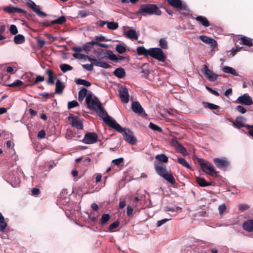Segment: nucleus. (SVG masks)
Segmentation results:
<instances>
[{
    "label": "nucleus",
    "instance_id": "774afa93",
    "mask_svg": "<svg viewBox=\"0 0 253 253\" xmlns=\"http://www.w3.org/2000/svg\"><path fill=\"white\" fill-rule=\"evenodd\" d=\"M45 41L43 40H37V43L40 47H43L45 44Z\"/></svg>",
    "mask_w": 253,
    "mask_h": 253
},
{
    "label": "nucleus",
    "instance_id": "b1692460",
    "mask_svg": "<svg viewBox=\"0 0 253 253\" xmlns=\"http://www.w3.org/2000/svg\"><path fill=\"white\" fill-rule=\"evenodd\" d=\"M233 124L238 128L244 127V118L242 117L237 118L235 121H233Z\"/></svg>",
    "mask_w": 253,
    "mask_h": 253
},
{
    "label": "nucleus",
    "instance_id": "de8ad7c7",
    "mask_svg": "<svg viewBox=\"0 0 253 253\" xmlns=\"http://www.w3.org/2000/svg\"><path fill=\"white\" fill-rule=\"evenodd\" d=\"M149 127L152 129H153L154 130L157 131L158 132H161L162 130V128L160 127H159L157 125L153 124V123H150L149 124Z\"/></svg>",
    "mask_w": 253,
    "mask_h": 253
},
{
    "label": "nucleus",
    "instance_id": "a878e982",
    "mask_svg": "<svg viewBox=\"0 0 253 253\" xmlns=\"http://www.w3.org/2000/svg\"><path fill=\"white\" fill-rule=\"evenodd\" d=\"M7 226V224L5 221L4 216L0 212V231L3 232Z\"/></svg>",
    "mask_w": 253,
    "mask_h": 253
},
{
    "label": "nucleus",
    "instance_id": "dca6fc26",
    "mask_svg": "<svg viewBox=\"0 0 253 253\" xmlns=\"http://www.w3.org/2000/svg\"><path fill=\"white\" fill-rule=\"evenodd\" d=\"M213 161L217 167L220 169H224L228 165V162L224 158H214Z\"/></svg>",
    "mask_w": 253,
    "mask_h": 253
},
{
    "label": "nucleus",
    "instance_id": "0eeeda50",
    "mask_svg": "<svg viewBox=\"0 0 253 253\" xmlns=\"http://www.w3.org/2000/svg\"><path fill=\"white\" fill-rule=\"evenodd\" d=\"M120 130H117V131L122 133L125 140L130 144L133 145L136 142V139L134 136L133 132L128 129L123 128L121 126Z\"/></svg>",
    "mask_w": 253,
    "mask_h": 253
},
{
    "label": "nucleus",
    "instance_id": "c756f323",
    "mask_svg": "<svg viewBox=\"0 0 253 253\" xmlns=\"http://www.w3.org/2000/svg\"><path fill=\"white\" fill-rule=\"evenodd\" d=\"M222 71L226 73L231 74L234 76H238V74L236 70L232 67L229 66H225L222 68Z\"/></svg>",
    "mask_w": 253,
    "mask_h": 253
},
{
    "label": "nucleus",
    "instance_id": "4be33fe9",
    "mask_svg": "<svg viewBox=\"0 0 253 253\" xmlns=\"http://www.w3.org/2000/svg\"><path fill=\"white\" fill-rule=\"evenodd\" d=\"M65 88V85L59 80H58L56 83V86L55 89V93L61 94L63 89Z\"/></svg>",
    "mask_w": 253,
    "mask_h": 253
},
{
    "label": "nucleus",
    "instance_id": "393cba45",
    "mask_svg": "<svg viewBox=\"0 0 253 253\" xmlns=\"http://www.w3.org/2000/svg\"><path fill=\"white\" fill-rule=\"evenodd\" d=\"M241 40L242 42V43L244 45H247L249 46H252L253 45V40L248 37L243 36L241 38Z\"/></svg>",
    "mask_w": 253,
    "mask_h": 253
},
{
    "label": "nucleus",
    "instance_id": "69168bd1",
    "mask_svg": "<svg viewBox=\"0 0 253 253\" xmlns=\"http://www.w3.org/2000/svg\"><path fill=\"white\" fill-rule=\"evenodd\" d=\"M44 81V77L41 76H38L35 81V83L37 84L39 82H42Z\"/></svg>",
    "mask_w": 253,
    "mask_h": 253
},
{
    "label": "nucleus",
    "instance_id": "aec40b11",
    "mask_svg": "<svg viewBox=\"0 0 253 253\" xmlns=\"http://www.w3.org/2000/svg\"><path fill=\"white\" fill-rule=\"evenodd\" d=\"M168 1L171 6L179 9H184L180 0H168Z\"/></svg>",
    "mask_w": 253,
    "mask_h": 253
},
{
    "label": "nucleus",
    "instance_id": "f3484780",
    "mask_svg": "<svg viewBox=\"0 0 253 253\" xmlns=\"http://www.w3.org/2000/svg\"><path fill=\"white\" fill-rule=\"evenodd\" d=\"M243 228L249 232H253V220L249 219L246 221L243 225Z\"/></svg>",
    "mask_w": 253,
    "mask_h": 253
},
{
    "label": "nucleus",
    "instance_id": "9d476101",
    "mask_svg": "<svg viewBox=\"0 0 253 253\" xmlns=\"http://www.w3.org/2000/svg\"><path fill=\"white\" fill-rule=\"evenodd\" d=\"M97 140V135L95 132H88L85 134L83 142L85 144H90L95 143Z\"/></svg>",
    "mask_w": 253,
    "mask_h": 253
},
{
    "label": "nucleus",
    "instance_id": "338daca9",
    "mask_svg": "<svg viewBox=\"0 0 253 253\" xmlns=\"http://www.w3.org/2000/svg\"><path fill=\"white\" fill-rule=\"evenodd\" d=\"M40 193V191L38 188H34L32 190V195L34 196L38 195Z\"/></svg>",
    "mask_w": 253,
    "mask_h": 253
},
{
    "label": "nucleus",
    "instance_id": "2f4dec72",
    "mask_svg": "<svg viewBox=\"0 0 253 253\" xmlns=\"http://www.w3.org/2000/svg\"><path fill=\"white\" fill-rule=\"evenodd\" d=\"M75 82L76 84H80V85H83L85 86H89L91 85V83L85 80L81 79H76L75 80Z\"/></svg>",
    "mask_w": 253,
    "mask_h": 253
},
{
    "label": "nucleus",
    "instance_id": "3c124183",
    "mask_svg": "<svg viewBox=\"0 0 253 253\" xmlns=\"http://www.w3.org/2000/svg\"><path fill=\"white\" fill-rule=\"evenodd\" d=\"M85 55L82 54V53H74L73 54V56L76 58L79 59H84L85 60Z\"/></svg>",
    "mask_w": 253,
    "mask_h": 253
},
{
    "label": "nucleus",
    "instance_id": "5701e85b",
    "mask_svg": "<svg viewBox=\"0 0 253 253\" xmlns=\"http://www.w3.org/2000/svg\"><path fill=\"white\" fill-rule=\"evenodd\" d=\"M125 35L128 39L135 40H137L138 39V36L136 32L133 29H131L126 31L125 33Z\"/></svg>",
    "mask_w": 253,
    "mask_h": 253
},
{
    "label": "nucleus",
    "instance_id": "2eb2a0df",
    "mask_svg": "<svg viewBox=\"0 0 253 253\" xmlns=\"http://www.w3.org/2000/svg\"><path fill=\"white\" fill-rule=\"evenodd\" d=\"M203 42L211 45L212 49H214L217 45V42L213 39L208 37L206 36L201 35L199 37Z\"/></svg>",
    "mask_w": 253,
    "mask_h": 253
},
{
    "label": "nucleus",
    "instance_id": "bb28decb",
    "mask_svg": "<svg viewBox=\"0 0 253 253\" xmlns=\"http://www.w3.org/2000/svg\"><path fill=\"white\" fill-rule=\"evenodd\" d=\"M114 75L119 78H122L125 75V71L124 69L119 68L114 71Z\"/></svg>",
    "mask_w": 253,
    "mask_h": 253
},
{
    "label": "nucleus",
    "instance_id": "37998d69",
    "mask_svg": "<svg viewBox=\"0 0 253 253\" xmlns=\"http://www.w3.org/2000/svg\"><path fill=\"white\" fill-rule=\"evenodd\" d=\"M116 50L120 54L125 53L126 51V48L121 44H117L116 47Z\"/></svg>",
    "mask_w": 253,
    "mask_h": 253
},
{
    "label": "nucleus",
    "instance_id": "423d86ee",
    "mask_svg": "<svg viewBox=\"0 0 253 253\" xmlns=\"http://www.w3.org/2000/svg\"><path fill=\"white\" fill-rule=\"evenodd\" d=\"M150 56L161 62H165L167 57L162 49L160 48H151Z\"/></svg>",
    "mask_w": 253,
    "mask_h": 253
},
{
    "label": "nucleus",
    "instance_id": "6e6552de",
    "mask_svg": "<svg viewBox=\"0 0 253 253\" xmlns=\"http://www.w3.org/2000/svg\"><path fill=\"white\" fill-rule=\"evenodd\" d=\"M68 119L71 122V124L73 127L78 129H83V124L77 116H76L74 115L71 114H70Z\"/></svg>",
    "mask_w": 253,
    "mask_h": 253
},
{
    "label": "nucleus",
    "instance_id": "1a4fd4ad",
    "mask_svg": "<svg viewBox=\"0 0 253 253\" xmlns=\"http://www.w3.org/2000/svg\"><path fill=\"white\" fill-rule=\"evenodd\" d=\"M202 72L206 78L211 82L215 81L218 77V75L214 73L212 71L210 70L206 65L204 66Z\"/></svg>",
    "mask_w": 253,
    "mask_h": 253
},
{
    "label": "nucleus",
    "instance_id": "e2e57ef3",
    "mask_svg": "<svg viewBox=\"0 0 253 253\" xmlns=\"http://www.w3.org/2000/svg\"><path fill=\"white\" fill-rule=\"evenodd\" d=\"M99 67L103 68L104 69H107V68H109L111 67V66L106 62L101 61Z\"/></svg>",
    "mask_w": 253,
    "mask_h": 253
},
{
    "label": "nucleus",
    "instance_id": "f03ea898",
    "mask_svg": "<svg viewBox=\"0 0 253 253\" xmlns=\"http://www.w3.org/2000/svg\"><path fill=\"white\" fill-rule=\"evenodd\" d=\"M162 14L161 11L158 6L153 4H145L141 5L140 9L136 12L137 16H144L156 15H160Z\"/></svg>",
    "mask_w": 253,
    "mask_h": 253
},
{
    "label": "nucleus",
    "instance_id": "a18cd8bd",
    "mask_svg": "<svg viewBox=\"0 0 253 253\" xmlns=\"http://www.w3.org/2000/svg\"><path fill=\"white\" fill-rule=\"evenodd\" d=\"M110 219V216L108 214H103L101 217V223L104 224L107 222Z\"/></svg>",
    "mask_w": 253,
    "mask_h": 253
},
{
    "label": "nucleus",
    "instance_id": "ea45409f",
    "mask_svg": "<svg viewBox=\"0 0 253 253\" xmlns=\"http://www.w3.org/2000/svg\"><path fill=\"white\" fill-rule=\"evenodd\" d=\"M177 162L178 163L181 164V165L184 166L185 167L187 168H190V167L189 165V164L187 163V162L186 161L185 159L181 158H178L177 159Z\"/></svg>",
    "mask_w": 253,
    "mask_h": 253
},
{
    "label": "nucleus",
    "instance_id": "9b49d317",
    "mask_svg": "<svg viewBox=\"0 0 253 253\" xmlns=\"http://www.w3.org/2000/svg\"><path fill=\"white\" fill-rule=\"evenodd\" d=\"M27 5L30 7L37 15L41 17H45L47 16V14L41 11L38 5H37L36 3L31 0H28L26 1Z\"/></svg>",
    "mask_w": 253,
    "mask_h": 253
},
{
    "label": "nucleus",
    "instance_id": "5fc2aeb1",
    "mask_svg": "<svg viewBox=\"0 0 253 253\" xmlns=\"http://www.w3.org/2000/svg\"><path fill=\"white\" fill-rule=\"evenodd\" d=\"M83 67L86 69L87 71H91L93 69V64H84L82 65Z\"/></svg>",
    "mask_w": 253,
    "mask_h": 253
},
{
    "label": "nucleus",
    "instance_id": "7c9ffc66",
    "mask_svg": "<svg viewBox=\"0 0 253 253\" xmlns=\"http://www.w3.org/2000/svg\"><path fill=\"white\" fill-rule=\"evenodd\" d=\"M46 74L48 75L47 83L49 84H53L54 83V78L52 75V72L50 69H47L46 71Z\"/></svg>",
    "mask_w": 253,
    "mask_h": 253
},
{
    "label": "nucleus",
    "instance_id": "603ef678",
    "mask_svg": "<svg viewBox=\"0 0 253 253\" xmlns=\"http://www.w3.org/2000/svg\"><path fill=\"white\" fill-rule=\"evenodd\" d=\"M235 109L241 114H244L247 112L246 108L241 105L237 106Z\"/></svg>",
    "mask_w": 253,
    "mask_h": 253
},
{
    "label": "nucleus",
    "instance_id": "09e8293b",
    "mask_svg": "<svg viewBox=\"0 0 253 253\" xmlns=\"http://www.w3.org/2000/svg\"><path fill=\"white\" fill-rule=\"evenodd\" d=\"M10 32L13 35H15L18 33V30L15 25H11L10 27Z\"/></svg>",
    "mask_w": 253,
    "mask_h": 253
},
{
    "label": "nucleus",
    "instance_id": "c03bdc74",
    "mask_svg": "<svg viewBox=\"0 0 253 253\" xmlns=\"http://www.w3.org/2000/svg\"><path fill=\"white\" fill-rule=\"evenodd\" d=\"M23 84V82L19 80H15L13 83L9 84V87H18Z\"/></svg>",
    "mask_w": 253,
    "mask_h": 253
},
{
    "label": "nucleus",
    "instance_id": "e433bc0d",
    "mask_svg": "<svg viewBox=\"0 0 253 253\" xmlns=\"http://www.w3.org/2000/svg\"><path fill=\"white\" fill-rule=\"evenodd\" d=\"M159 45L164 49L168 48V42L166 39L162 38L159 40Z\"/></svg>",
    "mask_w": 253,
    "mask_h": 253
},
{
    "label": "nucleus",
    "instance_id": "a19ab883",
    "mask_svg": "<svg viewBox=\"0 0 253 253\" xmlns=\"http://www.w3.org/2000/svg\"><path fill=\"white\" fill-rule=\"evenodd\" d=\"M109 58L114 61L118 62L117 55L114 54L111 50H109L107 52Z\"/></svg>",
    "mask_w": 253,
    "mask_h": 253
},
{
    "label": "nucleus",
    "instance_id": "bf43d9fd",
    "mask_svg": "<svg viewBox=\"0 0 253 253\" xmlns=\"http://www.w3.org/2000/svg\"><path fill=\"white\" fill-rule=\"evenodd\" d=\"M119 225V223L118 222H114L109 226V229L110 231H112L113 229L118 227Z\"/></svg>",
    "mask_w": 253,
    "mask_h": 253
},
{
    "label": "nucleus",
    "instance_id": "c9c22d12",
    "mask_svg": "<svg viewBox=\"0 0 253 253\" xmlns=\"http://www.w3.org/2000/svg\"><path fill=\"white\" fill-rule=\"evenodd\" d=\"M156 159L163 163H167L168 158L165 154L157 155L155 157Z\"/></svg>",
    "mask_w": 253,
    "mask_h": 253
},
{
    "label": "nucleus",
    "instance_id": "052dcab7",
    "mask_svg": "<svg viewBox=\"0 0 253 253\" xmlns=\"http://www.w3.org/2000/svg\"><path fill=\"white\" fill-rule=\"evenodd\" d=\"M45 136V132L44 130L40 131L38 134L37 137L40 139L43 138Z\"/></svg>",
    "mask_w": 253,
    "mask_h": 253
},
{
    "label": "nucleus",
    "instance_id": "cd10ccee",
    "mask_svg": "<svg viewBox=\"0 0 253 253\" xmlns=\"http://www.w3.org/2000/svg\"><path fill=\"white\" fill-rule=\"evenodd\" d=\"M25 39L23 35L19 34L14 37V42L16 44H22L25 42Z\"/></svg>",
    "mask_w": 253,
    "mask_h": 253
},
{
    "label": "nucleus",
    "instance_id": "49530a36",
    "mask_svg": "<svg viewBox=\"0 0 253 253\" xmlns=\"http://www.w3.org/2000/svg\"><path fill=\"white\" fill-rule=\"evenodd\" d=\"M204 103L205 104V106L206 107H208V108H209L211 110L217 109L219 108L218 106L212 103H208V102H204Z\"/></svg>",
    "mask_w": 253,
    "mask_h": 253
},
{
    "label": "nucleus",
    "instance_id": "680f3d73",
    "mask_svg": "<svg viewBox=\"0 0 253 253\" xmlns=\"http://www.w3.org/2000/svg\"><path fill=\"white\" fill-rule=\"evenodd\" d=\"M83 49L85 51H89L92 49V46L87 42L83 45Z\"/></svg>",
    "mask_w": 253,
    "mask_h": 253
},
{
    "label": "nucleus",
    "instance_id": "4c0bfd02",
    "mask_svg": "<svg viewBox=\"0 0 253 253\" xmlns=\"http://www.w3.org/2000/svg\"><path fill=\"white\" fill-rule=\"evenodd\" d=\"M69 202V199L68 197H62L61 196L59 197L57 200V203L59 204L65 205L67 204Z\"/></svg>",
    "mask_w": 253,
    "mask_h": 253
},
{
    "label": "nucleus",
    "instance_id": "f8f14e48",
    "mask_svg": "<svg viewBox=\"0 0 253 253\" xmlns=\"http://www.w3.org/2000/svg\"><path fill=\"white\" fill-rule=\"evenodd\" d=\"M172 146L174 147L176 151L183 155L187 154L186 149L175 138H172L170 141Z\"/></svg>",
    "mask_w": 253,
    "mask_h": 253
},
{
    "label": "nucleus",
    "instance_id": "ddd939ff",
    "mask_svg": "<svg viewBox=\"0 0 253 253\" xmlns=\"http://www.w3.org/2000/svg\"><path fill=\"white\" fill-rule=\"evenodd\" d=\"M119 93L121 101L124 103H127L129 101V94L127 88L121 87L119 90Z\"/></svg>",
    "mask_w": 253,
    "mask_h": 253
},
{
    "label": "nucleus",
    "instance_id": "0e129e2a",
    "mask_svg": "<svg viewBox=\"0 0 253 253\" xmlns=\"http://www.w3.org/2000/svg\"><path fill=\"white\" fill-rule=\"evenodd\" d=\"M206 88H207V89L209 91H210L212 94H213L215 95V96H219V93H218L217 91H216V90H213V89H212L211 88V87H208V86H206Z\"/></svg>",
    "mask_w": 253,
    "mask_h": 253
},
{
    "label": "nucleus",
    "instance_id": "473e14b6",
    "mask_svg": "<svg viewBox=\"0 0 253 253\" xmlns=\"http://www.w3.org/2000/svg\"><path fill=\"white\" fill-rule=\"evenodd\" d=\"M66 21V18L64 16H61L59 18L55 19L54 20H52L51 21L50 24L47 25L46 26H49L50 24H62Z\"/></svg>",
    "mask_w": 253,
    "mask_h": 253
},
{
    "label": "nucleus",
    "instance_id": "58836bf2",
    "mask_svg": "<svg viewBox=\"0 0 253 253\" xmlns=\"http://www.w3.org/2000/svg\"><path fill=\"white\" fill-rule=\"evenodd\" d=\"M60 69L63 72L65 73L67 71L72 70L73 69V67L70 65L64 64L60 66Z\"/></svg>",
    "mask_w": 253,
    "mask_h": 253
},
{
    "label": "nucleus",
    "instance_id": "20e7f679",
    "mask_svg": "<svg viewBox=\"0 0 253 253\" xmlns=\"http://www.w3.org/2000/svg\"><path fill=\"white\" fill-rule=\"evenodd\" d=\"M85 102L88 108L94 111L98 108V107L101 105L99 99L94 96L92 93H88L85 98Z\"/></svg>",
    "mask_w": 253,
    "mask_h": 253
},
{
    "label": "nucleus",
    "instance_id": "6e6d98bb",
    "mask_svg": "<svg viewBox=\"0 0 253 253\" xmlns=\"http://www.w3.org/2000/svg\"><path fill=\"white\" fill-rule=\"evenodd\" d=\"M219 213L222 214L226 210V206L225 204L219 205L218 208Z\"/></svg>",
    "mask_w": 253,
    "mask_h": 253
},
{
    "label": "nucleus",
    "instance_id": "7ed1b4c3",
    "mask_svg": "<svg viewBox=\"0 0 253 253\" xmlns=\"http://www.w3.org/2000/svg\"><path fill=\"white\" fill-rule=\"evenodd\" d=\"M155 168L157 173L163 177L165 180L171 184H174L175 182L172 173L168 172L165 165L162 163H157L155 164Z\"/></svg>",
    "mask_w": 253,
    "mask_h": 253
},
{
    "label": "nucleus",
    "instance_id": "72a5a7b5",
    "mask_svg": "<svg viewBox=\"0 0 253 253\" xmlns=\"http://www.w3.org/2000/svg\"><path fill=\"white\" fill-rule=\"evenodd\" d=\"M107 27L110 30H114L118 28L119 24L117 22L107 21Z\"/></svg>",
    "mask_w": 253,
    "mask_h": 253
},
{
    "label": "nucleus",
    "instance_id": "c85d7f7f",
    "mask_svg": "<svg viewBox=\"0 0 253 253\" xmlns=\"http://www.w3.org/2000/svg\"><path fill=\"white\" fill-rule=\"evenodd\" d=\"M87 89L85 88H83L79 92L78 100L80 102H82L84 98L87 96Z\"/></svg>",
    "mask_w": 253,
    "mask_h": 253
},
{
    "label": "nucleus",
    "instance_id": "412c9836",
    "mask_svg": "<svg viewBox=\"0 0 253 253\" xmlns=\"http://www.w3.org/2000/svg\"><path fill=\"white\" fill-rule=\"evenodd\" d=\"M196 20L205 27L210 26V22L208 20L203 16H198L195 18Z\"/></svg>",
    "mask_w": 253,
    "mask_h": 253
},
{
    "label": "nucleus",
    "instance_id": "f257e3e1",
    "mask_svg": "<svg viewBox=\"0 0 253 253\" xmlns=\"http://www.w3.org/2000/svg\"><path fill=\"white\" fill-rule=\"evenodd\" d=\"M99 117L103 118L105 123L112 128L116 130H120L121 126L114 119L109 116L107 112L102 107L101 104L98 107V108L94 110Z\"/></svg>",
    "mask_w": 253,
    "mask_h": 253
},
{
    "label": "nucleus",
    "instance_id": "4468645a",
    "mask_svg": "<svg viewBox=\"0 0 253 253\" xmlns=\"http://www.w3.org/2000/svg\"><path fill=\"white\" fill-rule=\"evenodd\" d=\"M236 102L237 103L244 104L246 105H250L253 103L251 97L247 93L239 96Z\"/></svg>",
    "mask_w": 253,
    "mask_h": 253
},
{
    "label": "nucleus",
    "instance_id": "13d9d810",
    "mask_svg": "<svg viewBox=\"0 0 253 253\" xmlns=\"http://www.w3.org/2000/svg\"><path fill=\"white\" fill-rule=\"evenodd\" d=\"M124 161L123 158H120L119 159H115L112 161V163L116 166H119Z\"/></svg>",
    "mask_w": 253,
    "mask_h": 253
},
{
    "label": "nucleus",
    "instance_id": "4d7b16f0",
    "mask_svg": "<svg viewBox=\"0 0 253 253\" xmlns=\"http://www.w3.org/2000/svg\"><path fill=\"white\" fill-rule=\"evenodd\" d=\"M170 219V218H165L161 220L158 221L157 222V225L158 227L161 226V225L166 223Z\"/></svg>",
    "mask_w": 253,
    "mask_h": 253
},
{
    "label": "nucleus",
    "instance_id": "39448f33",
    "mask_svg": "<svg viewBox=\"0 0 253 253\" xmlns=\"http://www.w3.org/2000/svg\"><path fill=\"white\" fill-rule=\"evenodd\" d=\"M200 162L201 166V169L204 172L212 176H217V172L215 170L213 166L211 164L203 160H201Z\"/></svg>",
    "mask_w": 253,
    "mask_h": 253
},
{
    "label": "nucleus",
    "instance_id": "79ce46f5",
    "mask_svg": "<svg viewBox=\"0 0 253 253\" xmlns=\"http://www.w3.org/2000/svg\"><path fill=\"white\" fill-rule=\"evenodd\" d=\"M3 10L9 14H12L15 13V7L13 6H8L6 7H4L3 8Z\"/></svg>",
    "mask_w": 253,
    "mask_h": 253
},
{
    "label": "nucleus",
    "instance_id": "6ab92c4d",
    "mask_svg": "<svg viewBox=\"0 0 253 253\" xmlns=\"http://www.w3.org/2000/svg\"><path fill=\"white\" fill-rule=\"evenodd\" d=\"M131 108L132 111L135 113L140 114L143 111L142 106L138 102H133L131 105Z\"/></svg>",
    "mask_w": 253,
    "mask_h": 253
},
{
    "label": "nucleus",
    "instance_id": "864d4df0",
    "mask_svg": "<svg viewBox=\"0 0 253 253\" xmlns=\"http://www.w3.org/2000/svg\"><path fill=\"white\" fill-rule=\"evenodd\" d=\"M94 39L97 42H107L108 40L105 38L103 36H96L94 37Z\"/></svg>",
    "mask_w": 253,
    "mask_h": 253
},
{
    "label": "nucleus",
    "instance_id": "a211bd4d",
    "mask_svg": "<svg viewBox=\"0 0 253 253\" xmlns=\"http://www.w3.org/2000/svg\"><path fill=\"white\" fill-rule=\"evenodd\" d=\"M137 53L139 55H144L146 56L150 55V48L146 49L144 46H138L136 49Z\"/></svg>",
    "mask_w": 253,
    "mask_h": 253
},
{
    "label": "nucleus",
    "instance_id": "8fccbe9b",
    "mask_svg": "<svg viewBox=\"0 0 253 253\" xmlns=\"http://www.w3.org/2000/svg\"><path fill=\"white\" fill-rule=\"evenodd\" d=\"M78 105V103L76 100H73L72 101H70L68 103V108L69 109L73 108L75 107Z\"/></svg>",
    "mask_w": 253,
    "mask_h": 253
},
{
    "label": "nucleus",
    "instance_id": "f704fd0d",
    "mask_svg": "<svg viewBox=\"0 0 253 253\" xmlns=\"http://www.w3.org/2000/svg\"><path fill=\"white\" fill-rule=\"evenodd\" d=\"M196 182L202 187H206L211 185V184L207 183L204 179L201 177H197Z\"/></svg>",
    "mask_w": 253,
    "mask_h": 253
}]
</instances>
